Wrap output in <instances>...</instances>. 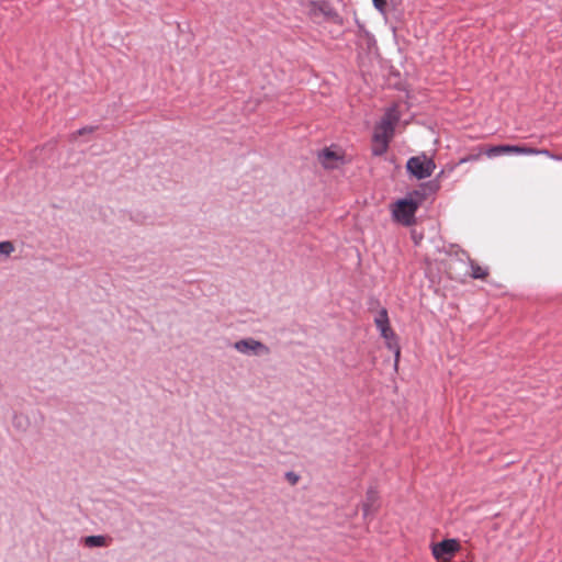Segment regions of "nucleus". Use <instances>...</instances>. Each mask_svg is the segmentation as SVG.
<instances>
[{"label":"nucleus","instance_id":"6e6552de","mask_svg":"<svg viewBox=\"0 0 562 562\" xmlns=\"http://www.w3.org/2000/svg\"><path fill=\"white\" fill-rule=\"evenodd\" d=\"M504 154H515V145H498L486 150V156L494 158Z\"/></svg>","mask_w":562,"mask_h":562},{"label":"nucleus","instance_id":"2eb2a0df","mask_svg":"<svg viewBox=\"0 0 562 562\" xmlns=\"http://www.w3.org/2000/svg\"><path fill=\"white\" fill-rule=\"evenodd\" d=\"M14 251V247L11 241L0 243V255L10 256Z\"/></svg>","mask_w":562,"mask_h":562},{"label":"nucleus","instance_id":"f3484780","mask_svg":"<svg viewBox=\"0 0 562 562\" xmlns=\"http://www.w3.org/2000/svg\"><path fill=\"white\" fill-rule=\"evenodd\" d=\"M373 5L379 10L383 11L386 5V0H372Z\"/></svg>","mask_w":562,"mask_h":562},{"label":"nucleus","instance_id":"9d476101","mask_svg":"<svg viewBox=\"0 0 562 562\" xmlns=\"http://www.w3.org/2000/svg\"><path fill=\"white\" fill-rule=\"evenodd\" d=\"M374 323L378 329L386 327L390 325L387 311L385 308H381L374 317Z\"/></svg>","mask_w":562,"mask_h":562},{"label":"nucleus","instance_id":"7ed1b4c3","mask_svg":"<svg viewBox=\"0 0 562 562\" xmlns=\"http://www.w3.org/2000/svg\"><path fill=\"white\" fill-rule=\"evenodd\" d=\"M407 171L416 179H425L434 172L436 165L426 155L411 157L406 164Z\"/></svg>","mask_w":562,"mask_h":562},{"label":"nucleus","instance_id":"f03ea898","mask_svg":"<svg viewBox=\"0 0 562 562\" xmlns=\"http://www.w3.org/2000/svg\"><path fill=\"white\" fill-rule=\"evenodd\" d=\"M418 209V203L413 199L398 200L393 210V216L398 223L409 226L415 221V213Z\"/></svg>","mask_w":562,"mask_h":562},{"label":"nucleus","instance_id":"6ab92c4d","mask_svg":"<svg viewBox=\"0 0 562 562\" xmlns=\"http://www.w3.org/2000/svg\"><path fill=\"white\" fill-rule=\"evenodd\" d=\"M550 158L554 159V160H562L561 156H558V155H554V154L550 155Z\"/></svg>","mask_w":562,"mask_h":562},{"label":"nucleus","instance_id":"39448f33","mask_svg":"<svg viewBox=\"0 0 562 562\" xmlns=\"http://www.w3.org/2000/svg\"><path fill=\"white\" fill-rule=\"evenodd\" d=\"M457 539H445L431 546V553L437 561L448 562L460 550Z\"/></svg>","mask_w":562,"mask_h":562},{"label":"nucleus","instance_id":"f8f14e48","mask_svg":"<svg viewBox=\"0 0 562 562\" xmlns=\"http://www.w3.org/2000/svg\"><path fill=\"white\" fill-rule=\"evenodd\" d=\"M471 271H472L471 276L474 279H483L487 274V272L484 268L476 266L473 262H471Z\"/></svg>","mask_w":562,"mask_h":562},{"label":"nucleus","instance_id":"0eeeda50","mask_svg":"<svg viewBox=\"0 0 562 562\" xmlns=\"http://www.w3.org/2000/svg\"><path fill=\"white\" fill-rule=\"evenodd\" d=\"M378 492L370 487L367 492L366 501L363 502L362 509H363V516L368 517L372 513H374L378 508Z\"/></svg>","mask_w":562,"mask_h":562},{"label":"nucleus","instance_id":"f257e3e1","mask_svg":"<svg viewBox=\"0 0 562 562\" xmlns=\"http://www.w3.org/2000/svg\"><path fill=\"white\" fill-rule=\"evenodd\" d=\"M400 120V113L396 106L389 108L380 122L376 124L373 133L372 153L375 156L384 154L389 147V143L394 135V128Z\"/></svg>","mask_w":562,"mask_h":562},{"label":"nucleus","instance_id":"dca6fc26","mask_svg":"<svg viewBox=\"0 0 562 562\" xmlns=\"http://www.w3.org/2000/svg\"><path fill=\"white\" fill-rule=\"evenodd\" d=\"M285 479L292 484L295 485L299 482V475L292 471L285 473Z\"/></svg>","mask_w":562,"mask_h":562},{"label":"nucleus","instance_id":"20e7f679","mask_svg":"<svg viewBox=\"0 0 562 562\" xmlns=\"http://www.w3.org/2000/svg\"><path fill=\"white\" fill-rule=\"evenodd\" d=\"M233 348L237 352L248 357H263L270 353V348L267 345L252 337L235 341Z\"/></svg>","mask_w":562,"mask_h":562},{"label":"nucleus","instance_id":"9b49d317","mask_svg":"<svg viewBox=\"0 0 562 562\" xmlns=\"http://www.w3.org/2000/svg\"><path fill=\"white\" fill-rule=\"evenodd\" d=\"M319 158H321L322 164L326 168H333L334 165L330 162V160L331 159H338L336 154L334 151L329 150V149L323 150V153L319 155Z\"/></svg>","mask_w":562,"mask_h":562},{"label":"nucleus","instance_id":"1a4fd4ad","mask_svg":"<svg viewBox=\"0 0 562 562\" xmlns=\"http://www.w3.org/2000/svg\"><path fill=\"white\" fill-rule=\"evenodd\" d=\"M83 543L88 548H101L109 544L108 538L102 535L88 536L83 539Z\"/></svg>","mask_w":562,"mask_h":562},{"label":"nucleus","instance_id":"ddd939ff","mask_svg":"<svg viewBox=\"0 0 562 562\" xmlns=\"http://www.w3.org/2000/svg\"><path fill=\"white\" fill-rule=\"evenodd\" d=\"M94 131H95L94 126H85V127L79 128L75 133H72L70 138H71V140H76L78 136L86 135V134H91Z\"/></svg>","mask_w":562,"mask_h":562},{"label":"nucleus","instance_id":"a211bd4d","mask_svg":"<svg viewBox=\"0 0 562 562\" xmlns=\"http://www.w3.org/2000/svg\"><path fill=\"white\" fill-rule=\"evenodd\" d=\"M538 155H546L550 157L552 154L548 149H538Z\"/></svg>","mask_w":562,"mask_h":562},{"label":"nucleus","instance_id":"4468645a","mask_svg":"<svg viewBox=\"0 0 562 562\" xmlns=\"http://www.w3.org/2000/svg\"><path fill=\"white\" fill-rule=\"evenodd\" d=\"M515 154L516 155H538V149L515 145Z\"/></svg>","mask_w":562,"mask_h":562},{"label":"nucleus","instance_id":"423d86ee","mask_svg":"<svg viewBox=\"0 0 562 562\" xmlns=\"http://www.w3.org/2000/svg\"><path fill=\"white\" fill-rule=\"evenodd\" d=\"M380 335L385 339L387 348L394 352L395 356V363H397L401 351L400 346L396 340V335L392 330V328L389 326L380 328L379 329Z\"/></svg>","mask_w":562,"mask_h":562}]
</instances>
